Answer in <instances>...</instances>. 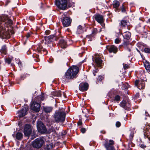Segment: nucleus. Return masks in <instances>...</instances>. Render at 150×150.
Returning a JSON list of instances; mask_svg holds the SVG:
<instances>
[{
	"label": "nucleus",
	"mask_w": 150,
	"mask_h": 150,
	"mask_svg": "<svg viewBox=\"0 0 150 150\" xmlns=\"http://www.w3.org/2000/svg\"><path fill=\"white\" fill-rule=\"evenodd\" d=\"M12 21L7 15H3L1 17L0 34L2 38L7 39L10 37L8 27L12 24Z\"/></svg>",
	"instance_id": "obj_1"
},
{
	"label": "nucleus",
	"mask_w": 150,
	"mask_h": 150,
	"mask_svg": "<svg viewBox=\"0 0 150 150\" xmlns=\"http://www.w3.org/2000/svg\"><path fill=\"white\" fill-rule=\"evenodd\" d=\"M79 71V68L75 66H73L69 68L65 72L63 78V80L69 81L70 80L76 77V75Z\"/></svg>",
	"instance_id": "obj_2"
},
{
	"label": "nucleus",
	"mask_w": 150,
	"mask_h": 150,
	"mask_svg": "<svg viewBox=\"0 0 150 150\" xmlns=\"http://www.w3.org/2000/svg\"><path fill=\"white\" fill-rule=\"evenodd\" d=\"M72 0H55V4L59 9L65 10L71 7Z\"/></svg>",
	"instance_id": "obj_3"
},
{
	"label": "nucleus",
	"mask_w": 150,
	"mask_h": 150,
	"mask_svg": "<svg viewBox=\"0 0 150 150\" xmlns=\"http://www.w3.org/2000/svg\"><path fill=\"white\" fill-rule=\"evenodd\" d=\"M65 110L64 109H62L61 111L56 112L54 116L55 121L57 122L64 121L65 118Z\"/></svg>",
	"instance_id": "obj_4"
},
{
	"label": "nucleus",
	"mask_w": 150,
	"mask_h": 150,
	"mask_svg": "<svg viewBox=\"0 0 150 150\" xmlns=\"http://www.w3.org/2000/svg\"><path fill=\"white\" fill-rule=\"evenodd\" d=\"M45 141V139L43 137L38 138L32 142V145L34 147L39 149L42 146Z\"/></svg>",
	"instance_id": "obj_5"
},
{
	"label": "nucleus",
	"mask_w": 150,
	"mask_h": 150,
	"mask_svg": "<svg viewBox=\"0 0 150 150\" xmlns=\"http://www.w3.org/2000/svg\"><path fill=\"white\" fill-rule=\"evenodd\" d=\"M61 19L64 27H67L70 25L72 20L70 18L66 16L65 15H62Z\"/></svg>",
	"instance_id": "obj_6"
},
{
	"label": "nucleus",
	"mask_w": 150,
	"mask_h": 150,
	"mask_svg": "<svg viewBox=\"0 0 150 150\" xmlns=\"http://www.w3.org/2000/svg\"><path fill=\"white\" fill-rule=\"evenodd\" d=\"M38 130L41 133H44L47 131V129L45 125L40 121L38 122L37 125Z\"/></svg>",
	"instance_id": "obj_7"
},
{
	"label": "nucleus",
	"mask_w": 150,
	"mask_h": 150,
	"mask_svg": "<svg viewBox=\"0 0 150 150\" xmlns=\"http://www.w3.org/2000/svg\"><path fill=\"white\" fill-rule=\"evenodd\" d=\"M32 132L31 126L28 124L25 125L24 127L23 132L25 136L29 137Z\"/></svg>",
	"instance_id": "obj_8"
},
{
	"label": "nucleus",
	"mask_w": 150,
	"mask_h": 150,
	"mask_svg": "<svg viewBox=\"0 0 150 150\" xmlns=\"http://www.w3.org/2000/svg\"><path fill=\"white\" fill-rule=\"evenodd\" d=\"M114 142L112 140H110L104 144V146L107 150H115L113 145Z\"/></svg>",
	"instance_id": "obj_9"
},
{
	"label": "nucleus",
	"mask_w": 150,
	"mask_h": 150,
	"mask_svg": "<svg viewBox=\"0 0 150 150\" xmlns=\"http://www.w3.org/2000/svg\"><path fill=\"white\" fill-rule=\"evenodd\" d=\"M40 104L35 102H33L30 106L31 109L36 112H38L40 110Z\"/></svg>",
	"instance_id": "obj_10"
},
{
	"label": "nucleus",
	"mask_w": 150,
	"mask_h": 150,
	"mask_svg": "<svg viewBox=\"0 0 150 150\" xmlns=\"http://www.w3.org/2000/svg\"><path fill=\"white\" fill-rule=\"evenodd\" d=\"M135 85L140 89H144L145 86V82L144 81L136 80L135 82Z\"/></svg>",
	"instance_id": "obj_11"
},
{
	"label": "nucleus",
	"mask_w": 150,
	"mask_h": 150,
	"mask_svg": "<svg viewBox=\"0 0 150 150\" xmlns=\"http://www.w3.org/2000/svg\"><path fill=\"white\" fill-rule=\"evenodd\" d=\"M95 19L99 23L101 24L104 21V19L103 16L100 14H96L94 16Z\"/></svg>",
	"instance_id": "obj_12"
},
{
	"label": "nucleus",
	"mask_w": 150,
	"mask_h": 150,
	"mask_svg": "<svg viewBox=\"0 0 150 150\" xmlns=\"http://www.w3.org/2000/svg\"><path fill=\"white\" fill-rule=\"evenodd\" d=\"M88 85L86 83H81L79 86V90L82 91H86L88 88Z\"/></svg>",
	"instance_id": "obj_13"
},
{
	"label": "nucleus",
	"mask_w": 150,
	"mask_h": 150,
	"mask_svg": "<svg viewBox=\"0 0 150 150\" xmlns=\"http://www.w3.org/2000/svg\"><path fill=\"white\" fill-rule=\"evenodd\" d=\"M107 48L110 53L113 52L116 53L117 51V47L114 45L107 46Z\"/></svg>",
	"instance_id": "obj_14"
},
{
	"label": "nucleus",
	"mask_w": 150,
	"mask_h": 150,
	"mask_svg": "<svg viewBox=\"0 0 150 150\" xmlns=\"http://www.w3.org/2000/svg\"><path fill=\"white\" fill-rule=\"evenodd\" d=\"M123 46L125 49L127 50L129 52L131 51V49L132 47V45L129 44V42L125 40H124Z\"/></svg>",
	"instance_id": "obj_15"
},
{
	"label": "nucleus",
	"mask_w": 150,
	"mask_h": 150,
	"mask_svg": "<svg viewBox=\"0 0 150 150\" xmlns=\"http://www.w3.org/2000/svg\"><path fill=\"white\" fill-rule=\"evenodd\" d=\"M28 108H23L21 110L18 112V116L19 117H21L25 116L27 113Z\"/></svg>",
	"instance_id": "obj_16"
},
{
	"label": "nucleus",
	"mask_w": 150,
	"mask_h": 150,
	"mask_svg": "<svg viewBox=\"0 0 150 150\" xmlns=\"http://www.w3.org/2000/svg\"><path fill=\"white\" fill-rule=\"evenodd\" d=\"M54 36L53 35H50L48 37L44 36V38L45 42V44H48L52 42L54 38Z\"/></svg>",
	"instance_id": "obj_17"
},
{
	"label": "nucleus",
	"mask_w": 150,
	"mask_h": 150,
	"mask_svg": "<svg viewBox=\"0 0 150 150\" xmlns=\"http://www.w3.org/2000/svg\"><path fill=\"white\" fill-rule=\"evenodd\" d=\"M37 50L38 52H40L41 54L42 53V52H45V53H43V54L44 55L47 54L48 52L47 50L46 49L43 48L40 45H38L37 48Z\"/></svg>",
	"instance_id": "obj_18"
},
{
	"label": "nucleus",
	"mask_w": 150,
	"mask_h": 150,
	"mask_svg": "<svg viewBox=\"0 0 150 150\" xmlns=\"http://www.w3.org/2000/svg\"><path fill=\"white\" fill-rule=\"evenodd\" d=\"M120 105L121 106L124 108L125 109H127V108H129L130 106L129 103H127L125 101H123L121 102Z\"/></svg>",
	"instance_id": "obj_19"
},
{
	"label": "nucleus",
	"mask_w": 150,
	"mask_h": 150,
	"mask_svg": "<svg viewBox=\"0 0 150 150\" xmlns=\"http://www.w3.org/2000/svg\"><path fill=\"white\" fill-rule=\"evenodd\" d=\"M59 45L62 48H65L67 47L66 42L63 39L61 40L59 42Z\"/></svg>",
	"instance_id": "obj_20"
},
{
	"label": "nucleus",
	"mask_w": 150,
	"mask_h": 150,
	"mask_svg": "<svg viewBox=\"0 0 150 150\" xmlns=\"http://www.w3.org/2000/svg\"><path fill=\"white\" fill-rule=\"evenodd\" d=\"M131 33L129 32H125L123 36L125 39L129 40V39L131 36Z\"/></svg>",
	"instance_id": "obj_21"
},
{
	"label": "nucleus",
	"mask_w": 150,
	"mask_h": 150,
	"mask_svg": "<svg viewBox=\"0 0 150 150\" xmlns=\"http://www.w3.org/2000/svg\"><path fill=\"white\" fill-rule=\"evenodd\" d=\"M23 137V134L20 132H17L16 135V139L18 140H21L22 139Z\"/></svg>",
	"instance_id": "obj_22"
},
{
	"label": "nucleus",
	"mask_w": 150,
	"mask_h": 150,
	"mask_svg": "<svg viewBox=\"0 0 150 150\" xmlns=\"http://www.w3.org/2000/svg\"><path fill=\"white\" fill-rule=\"evenodd\" d=\"M0 52L2 54H5L7 52V48L6 46L4 45L3 46L1 50H0Z\"/></svg>",
	"instance_id": "obj_23"
},
{
	"label": "nucleus",
	"mask_w": 150,
	"mask_h": 150,
	"mask_svg": "<svg viewBox=\"0 0 150 150\" xmlns=\"http://www.w3.org/2000/svg\"><path fill=\"white\" fill-rule=\"evenodd\" d=\"M112 5L114 8H117L120 6V3L118 1L115 0L113 1Z\"/></svg>",
	"instance_id": "obj_24"
},
{
	"label": "nucleus",
	"mask_w": 150,
	"mask_h": 150,
	"mask_svg": "<svg viewBox=\"0 0 150 150\" xmlns=\"http://www.w3.org/2000/svg\"><path fill=\"white\" fill-rule=\"evenodd\" d=\"M52 108L50 107H45L43 108L44 110L47 113L50 112L52 111Z\"/></svg>",
	"instance_id": "obj_25"
},
{
	"label": "nucleus",
	"mask_w": 150,
	"mask_h": 150,
	"mask_svg": "<svg viewBox=\"0 0 150 150\" xmlns=\"http://www.w3.org/2000/svg\"><path fill=\"white\" fill-rule=\"evenodd\" d=\"M95 62L98 65H100L102 63V60L99 57H96L95 59Z\"/></svg>",
	"instance_id": "obj_26"
},
{
	"label": "nucleus",
	"mask_w": 150,
	"mask_h": 150,
	"mask_svg": "<svg viewBox=\"0 0 150 150\" xmlns=\"http://www.w3.org/2000/svg\"><path fill=\"white\" fill-rule=\"evenodd\" d=\"M128 22L125 20H122L120 21V25L121 27H125L127 25Z\"/></svg>",
	"instance_id": "obj_27"
},
{
	"label": "nucleus",
	"mask_w": 150,
	"mask_h": 150,
	"mask_svg": "<svg viewBox=\"0 0 150 150\" xmlns=\"http://www.w3.org/2000/svg\"><path fill=\"white\" fill-rule=\"evenodd\" d=\"M77 33L80 34L83 32L82 27L81 25H79L77 28Z\"/></svg>",
	"instance_id": "obj_28"
},
{
	"label": "nucleus",
	"mask_w": 150,
	"mask_h": 150,
	"mask_svg": "<svg viewBox=\"0 0 150 150\" xmlns=\"http://www.w3.org/2000/svg\"><path fill=\"white\" fill-rule=\"evenodd\" d=\"M146 128L148 129L149 132V134L146 132V135H147V137L150 141V125L146 126Z\"/></svg>",
	"instance_id": "obj_29"
},
{
	"label": "nucleus",
	"mask_w": 150,
	"mask_h": 150,
	"mask_svg": "<svg viewBox=\"0 0 150 150\" xmlns=\"http://www.w3.org/2000/svg\"><path fill=\"white\" fill-rule=\"evenodd\" d=\"M127 8L126 6L123 4L122 6L120 7V10L123 13H125L126 11V9Z\"/></svg>",
	"instance_id": "obj_30"
},
{
	"label": "nucleus",
	"mask_w": 150,
	"mask_h": 150,
	"mask_svg": "<svg viewBox=\"0 0 150 150\" xmlns=\"http://www.w3.org/2000/svg\"><path fill=\"white\" fill-rule=\"evenodd\" d=\"M145 67L147 70L150 71V63L149 62L145 63L144 64Z\"/></svg>",
	"instance_id": "obj_31"
},
{
	"label": "nucleus",
	"mask_w": 150,
	"mask_h": 150,
	"mask_svg": "<svg viewBox=\"0 0 150 150\" xmlns=\"http://www.w3.org/2000/svg\"><path fill=\"white\" fill-rule=\"evenodd\" d=\"M53 147V144H50L47 145L45 149L46 150H50Z\"/></svg>",
	"instance_id": "obj_32"
},
{
	"label": "nucleus",
	"mask_w": 150,
	"mask_h": 150,
	"mask_svg": "<svg viewBox=\"0 0 150 150\" xmlns=\"http://www.w3.org/2000/svg\"><path fill=\"white\" fill-rule=\"evenodd\" d=\"M120 98L121 97L119 95H116L115 97L114 100L119 102L120 100Z\"/></svg>",
	"instance_id": "obj_33"
},
{
	"label": "nucleus",
	"mask_w": 150,
	"mask_h": 150,
	"mask_svg": "<svg viewBox=\"0 0 150 150\" xmlns=\"http://www.w3.org/2000/svg\"><path fill=\"white\" fill-rule=\"evenodd\" d=\"M33 56L34 57V58H35L34 59V60L36 62H38L40 61V59L39 58V56L38 55H36L35 54H33Z\"/></svg>",
	"instance_id": "obj_34"
},
{
	"label": "nucleus",
	"mask_w": 150,
	"mask_h": 150,
	"mask_svg": "<svg viewBox=\"0 0 150 150\" xmlns=\"http://www.w3.org/2000/svg\"><path fill=\"white\" fill-rule=\"evenodd\" d=\"M121 39L119 38H117L115 40V43L119 44L121 42Z\"/></svg>",
	"instance_id": "obj_35"
},
{
	"label": "nucleus",
	"mask_w": 150,
	"mask_h": 150,
	"mask_svg": "<svg viewBox=\"0 0 150 150\" xmlns=\"http://www.w3.org/2000/svg\"><path fill=\"white\" fill-rule=\"evenodd\" d=\"M40 98L41 100H43L45 99V95L44 93H42L41 95L40 96Z\"/></svg>",
	"instance_id": "obj_36"
},
{
	"label": "nucleus",
	"mask_w": 150,
	"mask_h": 150,
	"mask_svg": "<svg viewBox=\"0 0 150 150\" xmlns=\"http://www.w3.org/2000/svg\"><path fill=\"white\" fill-rule=\"evenodd\" d=\"M144 51L146 53H150V48L147 47L145 48Z\"/></svg>",
	"instance_id": "obj_37"
},
{
	"label": "nucleus",
	"mask_w": 150,
	"mask_h": 150,
	"mask_svg": "<svg viewBox=\"0 0 150 150\" xmlns=\"http://www.w3.org/2000/svg\"><path fill=\"white\" fill-rule=\"evenodd\" d=\"M134 134L133 132H132L130 134L129 136V137L130 140H132L133 139L134 137Z\"/></svg>",
	"instance_id": "obj_38"
},
{
	"label": "nucleus",
	"mask_w": 150,
	"mask_h": 150,
	"mask_svg": "<svg viewBox=\"0 0 150 150\" xmlns=\"http://www.w3.org/2000/svg\"><path fill=\"white\" fill-rule=\"evenodd\" d=\"M97 33V30L96 28H94L93 29L92 32V34L93 35H95Z\"/></svg>",
	"instance_id": "obj_39"
},
{
	"label": "nucleus",
	"mask_w": 150,
	"mask_h": 150,
	"mask_svg": "<svg viewBox=\"0 0 150 150\" xmlns=\"http://www.w3.org/2000/svg\"><path fill=\"white\" fill-rule=\"evenodd\" d=\"M11 59L10 58H8L6 59V62L8 64H10L11 62Z\"/></svg>",
	"instance_id": "obj_40"
},
{
	"label": "nucleus",
	"mask_w": 150,
	"mask_h": 150,
	"mask_svg": "<svg viewBox=\"0 0 150 150\" xmlns=\"http://www.w3.org/2000/svg\"><path fill=\"white\" fill-rule=\"evenodd\" d=\"M56 94L58 96H61V93L60 91H58L56 92Z\"/></svg>",
	"instance_id": "obj_41"
},
{
	"label": "nucleus",
	"mask_w": 150,
	"mask_h": 150,
	"mask_svg": "<svg viewBox=\"0 0 150 150\" xmlns=\"http://www.w3.org/2000/svg\"><path fill=\"white\" fill-rule=\"evenodd\" d=\"M104 78L103 76H99L98 77V79L100 81H102L103 79Z\"/></svg>",
	"instance_id": "obj_42"
},
{
	"label": "nucleus",
	"mask_w": 150,
	"mask_h": 150,
	"mask_svg": "<svg viewBox=\"0 0 150 150\" xmlns=\"http://www.w3.org/2000/svg\"><path fill=\"white\" fill-rule=\"evenodd\" d=\"M121 125V124L120 122L117 121L116 122V126L117 127H119Z\"/></svg>",
	"instance_id": "obj_43"
},
{
	"label": "nucleus",
	"mask_w": 150,
	"mask_h": 150,
	"mask_svg": "<svg viewBox=\"0 0 150 150\" xmlns=\"http://www.w3.org/2000/svg\"><path fill=\"white\" fill-rule=\"evenodd\" d=\"M81 131L82 133H84L85 132L86 129L85 128H82L81 129Z\"/></svg>",
	"instance_id": "obj_44"
},
{
	"label": "nucleus",
	"mask_w": 150,
	"mask_h": 150,
	"mask_svg": "<svg viewBox=\"0 0 150 150\" xmlns=\"http://www.w3.org/2000/svg\"><path fill=\"white\" fill-rule=\"evenodd\" d=\"M98 70L97 69H95V70L93 71V74L94 76H96V73L98 72Z\"/></svg>",
	"instance_id": "obj_45"
},
{
	"label": "nucleus",
	"mask_w": 150,
	"mask_h": 150,
	"mask_svg": "<svg viewBox=\"0 0 150 150\" xmlns=\"http://www.w3.org/2000/svg\"><path fill=\"white\" fill-rule=\"evenodd\" d=\"M123 65L124 68L125 69H126L128 68L129 66L127 64H123Z\"/></svg>",
	"instance_id": "obj_46"
},
{
	"label": "nucleus",
	"mask_w": 150,
	"mask_h": 150,
	"mask_svg": "<svg viewBox=\"0 0 150 150\" xmlns=\"http://www.w3.org/2000/svg\"><path fill=\"white\" fill-rule=\"evenodd\" d=\"M50 33V31L49 30H47L45 31V33L46 35H49Z\"/></svg>",
	"instance_id": "obj_47"
},
{
	"label": "nucleus",
	"mask_w": 150,
	"mask_h": 150,
	"mask_svg": "<svg viewBox=\"0 0 150 150\" xmlns=\"http://www.w3.org/2000/svg\"><path fill=\"white\" fill-rule=\"evenodd\" d=\"M82 124V122L81 120H79L78 123V125H81Z\"/></svg>",
	"instance_id": "obj_48"
},
{
	"label": "nucleus",
	"mask_w": 150,
	"mask_h": 150,
	"mask_svg": "<svg viewBox=\"0 0 150 150\" xmlns=\"http://www.w3.org/2000/svg\"><path fill=\"white\" fill-rule=\"evenodd\" d=\"M100 132L103 134H105L106 133V132L104 130H102L100 131Z\"/></svg>",
	"instance_id": "obj_49"
},
{
	"label": "nucleus",
	"mask_w": 150,
	"mask_h": 150,
	"mask_svg": "<svg viewBox=\"0 0 150 150\" xmlns=\"http://www.w3.org/2000/svg\"><path fill=\"white\" fill-rule=\"evenodd\" d=\"M30 34L29 33H28L27 34V35H26V37L27 38H28L29 37H30Z\"/></svg>",
	"instance_id": "obj_50"
},
{
	"label": "nucleus",
	"mask_w": 150,
	"mask_h": 150,
	"mask_svg": "<svg viewBox=\"0 0 150 150\" xmlns=\"http://www.w3.org/2000/svg\"><path fill=\"white\" fill-rule=\"evenodd\" d=\"M10 1H6V5H8V4L10 3Z\"/></svg>",
	"instance_id": "obj_51"
},
{
	"label": "nucleus",
	"mask_w": 150,
	"mask_h": 150,
	"mask_svg": "<svg viewBox=\"0 0 150 150\" xmlns=\"http://www.w3.org/2000/svg\"><path fill=\"white\" fill-rule=\"evenodd\" d=\"M145 115L146 116H148V115H149V114H148L146 112H145Z\"/></svg>",
	"instance_id": "obj_52"
},
{
	"label": "nucleus",
	"mask_w": 150,
	"mask_h": 150,
	"mask_svg": "<svg viewBox=\"0 0 150 150\" xmlns=\"http://www.w3.org/2000/svg\"><path fill=\"white\" fill-rule=\"evenodd\" d=\"M11 34H14V32L13 31H12L11 32Z\"/></svg>",
	"instance_id": "obj_53"
},
{
	"label": "nucleus",
	"mask_w": 150,
	"mask_h": 150,
	"mask_svg": "<svg viewBox=\"0 0 150 150\" xmlns=\"http://www.w3.org/2000/svg\"><path fill=\"white\" fill-rule=\"evenodd\" d=\"M148 21L150 23V18L149 19Z\"/></svg>",
	"instance_id": "obj_54"
},
{
	"label": "nucleus",
	"mask_w": 150,
	"mask_h": 150,
	"mask_svg": "<svg viewBox=\"0 0 150 150\" xmlns=\"http://www.w3.org/2000/svg\"><path fill=\"white\" fill-rule=\"evenodd\" d=\"M42 52V54H43V53H45V52Z\"/></svg>",
	"instance_id": "obj_55"
},
{
	"label": "nucleus",
	"mask_w": 150,
	"mask_h": 150,
	"mask_svg": "<svg viewBox=\"0 0 150 150\" xmlns=\"http://www.w3.org/2000/svg\"><path fill=\"white\" fill-rule=\"evenodd\" d=\"M12 136H13V137H15V136H14V135H12Z\"/></svg>",
	"instance_id": "obj_56"
},
{
	"label": "nucleus",
	"mask_w": 150,
	"mask_h": 150,
	"mask_svg": "<svg viewBox=\"0 0 150 150\" xmlns=\"http://www.w3.org/2000/svg\"><path fill=\"white\" fill-rule=\"evenodd\" d=\"M42 6H41V8H42Z\"/></svg>",
	"instance_id": "obj_57"
},
{
	"label": "nucleus",
	"mask_w": 150,
	"mask_h": 150,
	"mask_svg": "<svg viewBox=\"0 0 150 150\" xmlns=\"http://www.w3.org/2000/svg\"><path fill=\"white\" fill-rule=\"evenodd\" d=\"M74 4V3L73 2H72V4Z\"/></svg>",
	"instance_id": "obj_58"
}]
</instances>
